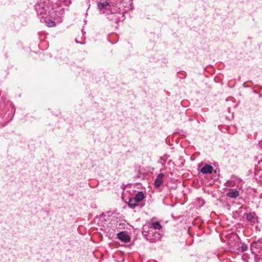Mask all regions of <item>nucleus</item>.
Here are the masks:
<instances>
[{
  "instance_id": "f257e3e1",
  "label": "nucleus",
  "mask_w": 262,
  "mask_h": 262,
  "mask_svg": "<svg viewBox=\"0 0 262 262\" xmlns=\"http://www.w3.org/2000/svg\"><path fill=\"white\" fill-rule=\"evenodd\" d=\"M35 9L40 20L49 27L55 25L53 19L60 17L62 15V9H60V10H56L50 0L40 1L35 5Z\"/></svg>"
},
{
  "instance_id": "f03ea898",
  "label": "nucleus",
  "mask_w": 262,
  "mask_h": 262,
  "mask_svg": "<svg viewBox=\"0 0 262 262\" xmlns=\"http://www.w3.org/2000/svg\"><path fill=\"white\" fill-rule=\"evenodd\" d=\"M118 3L115 4L113 2H108L106 0H101L98 3V8L101 11V12L104 13H108L107 11L110 10L111 12H113L111 9V7H118Z\"/></svg>"
},
{
  "instance_id": "7ed1b4c3",
  "label": "nucleus",
  "mask_w": 262,
  "mask_h": 262,
  "mask_svg": "<svg viewBox=\"0 0 262 262\" xmlns=\"http://www.w3.org/2000/svg\"><path fill=\"white\" fill-rule=\"evenodd\" d=\"M262 248V241L253 242L251 245V250L253 254H256Z\"/></svg>"
},
{
  "instance_id": "20e7f679",
  "label": "nucleus",
  "mask_w": 262,
  "mask_h": 262,
  "mask_svg": "<svg viewBox=\"0 0 262 262\" xmlns=\"http://www.w3.org/2000/svg\"><path fill=\"white\" fill-rule=\"evenodd\" d=\"M72 2L71 0H57V3L54 4V7L57 10V9L60 10L62 7V4L65 6H69L71 5ZM63 13V9L62 8V13Z\"/></svg>"
},
{
  "instance_id": "39448f33",
  "label": "nucleus",
  "mask_w": 262,
  "mask_h": 262,
  "mask_svg": "<svg viewBox=\"0 0 262 262\" xmlns=\"http://www.w3.org/2000/svg\"><path fill=\"white\" fill-rule=\"evenodd\" d=\"M109 224H110L111 226L107 227L103 225L101 229L104 230L107 233L109 237H111L114 235L115 231L114 229V227H112V224L109 223Z\"/></svg>"
},
{
  "instance_id": "423d86ee",
  "label": "nucleus",
  "mask_w": 262,
  "mask_h": 262,
  "mask_svg": "<svg viewBox=\"0 0 262 262\" xmlns=\"http://www.w3.org/2000/svg\"><path fill=\"white\" fill-rule=\"evenodd\" d=\"M117 237L120 241L125 243H127L130 240L129 236L125 232L118 233L117 234Z\"/></svg>"
},
{
  "instance_id": "0eeeda50",
  "label": "nucleus",
  "mask_w": 262,
  "mask_h": 262,
  "mask_svg": "<svg viewBox=\"0 0 262 262\" xmlns=\"http://www.w3.org/2000/svg\"><path fill=\"white\" fill-rule=\"evenodd\" d=\"M239 195V192L238 190L234 188H230L228 190L227 193V196L230 198L235 199Z\"/></svg>"
},
{
  "instance_id": "6e6552de",
  "label": "nucleus",
  "mask_w": 262,
  "mask_h": 262,
  "mask_svg": "<svg viewBox=\"0 0 262 262\" xmlns=\"http://www.w3.org/2000/svg\"><path fill=\"white\" fill-rule=\"evenodd\" d=\"M164 175L163 173H159L155 181V183H154V185L156 187H160L163 183V178L164 177Z\"/></svg>"
},
{
  "instance_id": "1a4fd4ad",
  "label": "nucleus",
  "mask_w": 262,
  "mask_h": 262,
  "mask_svg": "<svg viewBox=\"0 0 262 262\" xmlns=\"http://www.w3.org/2000/svg\"><path fill=\"white\" fill-rule=\"evenodd\" d=\"M213 167L208 164H205L201 169V172L204 174L211 173L213 170Z\"/></svg>"
},
{
  "instance_id": "9d476101",
  "label": "nucleus",
  "mask_w": 262,
  "mask_h": 262,
  "mask_svg": "<svg viewBox=\"0 0 262 262\" xmlns=\"http://www.w3.org/2000/svg\"><path fill=\"white\" fill-rule=\"evenodd\" d=\"M138 202L134 198H130L128 202V205L129 207L134 208L136 206H138Z\"/></svg>"
},
{
  "instance_id": "9b49d317",
  "label": "nucleus",
  "mask_w": 262,
  "mask_h": 262,
  "mask_svg": "<svg viewBox=\"0 0 262 262\" xmlns=\"http://www.w3.org/2000/svg\"><path fill=\"white\" fill-rule=\"evenodd\" d=\"M134 198L138 203H139L140 202L142 201V200L143 199V198H144V194L141 191L138 192L136 194V195L135 196Z\"/></svg>"
},
{
  "instance_id": "f8f14e48",
  "label": "nucleus",
  "mask_w": 262,
  "mask_h": 262,
  "mask_svg": "<svg viewBox=\"0 0 262 262\" xmlns=\"http://www.w3.org/2000/svg\"><path fill=\"white\" fill-rule=\"evenodd\" d=\"M255 217V214L254 212L248 213L246 216L247 219L250 221H253V220H254Z\"/></svg>"
},
{
  "instance_id": "ddd939ff",
  "label": "nucleus",
  "mask_w": 262,
  "mask_h": 262,
  "mask_svg": "<svg viewBox=\"0 0 262 262\" xmlns=\"http://www.w3.org/2000/svg\"><path fill=\"white\" fill-rule=\"evenodd\" d=\"M151 227L155 229H160L161 228V225L158 222H155L151 224Z\"/></svg>"
},
{
  "instance_id": "4468645a",
  "label": "nucleus",
  "mask_w": 262,
  "mask_h": 262,
  "mask_svg": "<svg viewBox=\"0 0 262 262\" xmlns=\"http://www.w3.org/2000/svg\"><path fill=\"white\" fill-rule=\"evenodd\" d=\"M248 249V247L246 244H243L241 247V249L243 252L246 251Z\"/></svg>"
},
{
  "instance_id": "2eb2a0df",
  "label": "nucleus",
  "mask_w": 262,
  "mask_h": 262,
  "mask_svg": "<svg viewBox=\"0 0 262 262\" xmlns=\"http://www.w3.org/2000/svg\"><path fill=\"white\" fill-rule=\"evenodd\" d=\"M259 145L262 149V140L259 142Z\"/></svg>"
},
{
  "instance_id": "dca6fc26",
  "label": "nucleus",
  "mask_w": 262,
  "mask_h": 262,
  "mask_svg": "<svg viewBox=\"0 0 262 262\" xmlns=\"http://www.w3.org/2000/svg\"><path fill=\"white\" fill-rule=\"evenodd\" d=\"M258 164H259V165H261V164H262V160H261V161H259V163H258Z\"/></svg>"
},
{
  "instance_id": "f3484780",
  "label": "nucleus",
  "mask_w": 262,
  "mask_h": 262,
  "mask_svg": "<svg viewBox=\"0 0 262 262\" xmlns=\"http://www.w3.org/2000/svg\"><path fill=\"white\" fill-rule=\"evenodd\" d=\"M237 180H238V181H241V179H237Z\"/></svg>"
},
{
  "instance_id": "a211bd4d",
  "label": "nucleus",
  "mask_w": 262,
  "mask_h": 262,
  "mask_svg": "<svg viewBox=\"0 0 262 262\" xmlns=\"http://www.w3.org/2000/svg\"><path fill=\"white\" fill-rule=\"evenodd\" d=\"M232 179H236V177H232Z\"/></svg>"
}]
</instances>
